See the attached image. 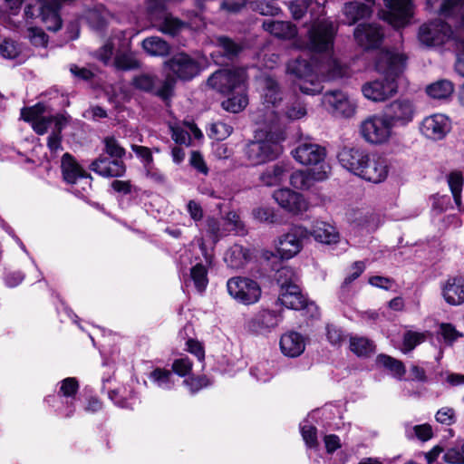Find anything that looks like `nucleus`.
<instances>
[{
	"instance_id": "19",
	"label": "nucleus",
	"mask_w": 464,
	"mask_h": 464,
	"mask_svg": "<svg viewBox=\"0 0 464 464\" xmlns=\"http://www.w3.org/2000/svg\"><path fill=\"white\" fill-rule=\"evenodd\" d=\"M356 43L365 50L380 46L383 34L376 24H360L353 33Z\"/></svg>"
},
{
	"instance_id": "60",
	"label": "nucleus",
	"mask_w": 464,
	"mask_h": 464,
	"mask_svg": "<svg viewBox=\"0 0 464 464\" xmlns=\"http://www.w3.org/2000/svg\"><path fill=\"white\" fill-rule=\"evenodd\" d=\"M44 112V106L41 103H38L34 106L29 108H24L21 111V117L28 122L34 123L35 121L43 117V113Z\"/></svg>"
},
{
	"instance_id": "28",
	"label": "nucleus",
	"mask_w": 464,
	"mask_h": 464,
	"mask_svg": "<svg viewBox=\"0 0 464 464\" xmlns=\"http://www.w3.org/2000/svg\"><path fill=\"white\" fill-rule=\"evenodd\" d=\"M282 353L288 357H297L305 349V342L303 335L296 332L285 334L280 339Z\"/></svg>"
},
{
	"instance_id": "23",
	"label": "nucleus",
	"mask_w": 464,
	"mask_h": 464,
	"mask_svg": "<svg viewBox=\"0 0 464 464\" xmlns=\"http://www.w3.org/2000/svg\"><path fill=\"white\" fill-rule=\"evenodd\" d=\"M330 171L329 165H322L320 170H296L290 176L291 185L297 189H308L315 181L327 179Z\"/></svg>"
},
{
	"instance_id": "20",
	"label": "nucleus",
	"mask_w": 464,
	"mask_h": 464,
	"mask_svg": "<svg viewBox=\"0 0 464 464\" xmlns=\"http://www.w3.org/2000/svg\"><path fill=\"white\" fill-rule=\"evenodd\" d=\"M282 320L281 312L264 309L248 321L247 327L255 334H266L276 328Z\"/></svg>"
},
{
	"instance_id": "63",
	"label": "nucleus",
	"mask_w": 464,
	"mask_h": 464,
	"mask_svg": "<svg viewBox=\"0 0 464 464\" xmlns=\"http://www.w3.org/2000/svg\"><path fill=\"white\" fill-rule=\"evenodd\" d=\"M327 340L334 346H340L344 341V334L343 331L334 324L326 326Z\"/></svg>"
},
{
	"instance_id": "59",
	"label": "nucleus",
	"mask_w": 464,
	"mask_h": 464,
	"mask_svg": "<svg viewBox=\"0 0 464 464\" xmlns=\"http://www.w3.org/2000/svg\"><path fill=\"white\" fill-rule=\"evenodd\" d=\"M78 389L79 383L75 378H65L64 380L62 381L59 394H62L66 398H70L72 401L73 399V396L76 394Z\"/></svg>"
},
{
	"instance_id": "38",
	"label": "nucleus",
	"mask_w": 464,
	"mask_h": 464,
	"mask_svg": "<svg viewBox=\"0 0 464 464\" xmlns=\"http://www.w3.org/2000/svg\"><path fill=\"white\" fill-rule=\"evenodd\" d=\"M59 125L61 127H65L66 125V120L62 115L43 116L32 123L34 130L39 135L46 133L49 130L53 132V130H55Z\"/></svg>"
},
{
	"instance_id": "16",
	"label": "nucleus",
	"mask_w": 464,
	"mask_h": 464,
	"mask_svg": "<svg viewBox=\"0 0 464 464\" xmlns=\"http://www.w3.org/2000/svg\"><path fill=\"white\" fill-rule=\"evenodd\" d=\"M61 169L63 179L70 184L82 183V189L91 188L92 177L79 165L70 153L62 157Z\"/></svg>"
},
{
	"instance_id": "6",
	"label": "nucleus",
	"mask_w": 464,
	"mask_h": 464,
	"mask_svg": "<svg viewBox=\"0 0 464 464\" xmlns=\"http://www.w3.org/2000/svg\"><path fill=\"white\" fill-rule=\"evenodd\" d=\"M246 72L244 69H223L215 72L208 79V85L225 95L234 93L238 88L246 86Z\"/></svg>"
},
{
	"instance_id": "53",
	"label": "nucleus",
	"mask_w": 464,
	"mask_h": 464,
	"mask_svg": "<svg viewBox=\"0 0 464 464\" xmlns=\"http://www.w3.org/2000/svg\"><path fill=\"white\" fill-rule=\"evenodd\" d=\"M252 9L261 15L277 16L282 13V9L272 3L266 1H256L252 4Z\"/></svg>"
},
{
	"instance_id": "58",
	"label": "nucleus",
	"mask_w": 464,
	"mask_h": 464,
	"mask_svg": "<svg viewBox=\"0 0 464 464\" xmlns=\"http://www.w3.org/2000/svg\"><path fill=\"white\" fill-rule=\"evenodd\" d=\"M226 223L229 226V230L236 234L243 235L246 232L244 223L236 211H229L225 218Z\"/></svg>"
},
{
	"instance_id": "3",
	"label": "nucleus",
	"mask_w": 464,
	"mask_h": 464,
	"mask_svg": "<svg viewBox=\"0 0 464 464\" xmlns=\"http://www.w3.org/2000/svg\"><path fill=\"white\" fill-rule=\"evenodd\" d=\"M164 68L169 73L157 90V96L168 100L173 94L176 81H190L198 76L201 65L198 59L187 53L179 52L164 62Z\"/></svg>"
},
{
	"instance_id": "56",
	"label": "nucleus",
	"mask_w": 464,
	"mask_h": 464,
	"mask_svg": "<svg viewBox=\"0 0 464 464\" xmlns=\"http://www.w3.org/2000/svg\"><path fill=\"white\" fill-rule=\"evenodd\" d=\"M104 151L111 157L121 160L125 154V150L120 145L118 140L113 137L104 139Z\"/></svg>"
},
{
	"instance_id": "51",
	"label": "nucleus",
	"mask_w": 464,
	"mask_h": 464,
	"mask_svg": "<svg viewBox=\"0 0 464 464\" xmlns=\"http://www.w3.org/2000/svg\"><path fill=\"white\" fill-rule=\"evenodd\" d=\"M425 340L424 334L408 331L404 334L401 351L407 353Z\"/></svg>"
},
{
	"instance_id": "27",
	"label": "nucleus",
	"mask_w": 464,
	"mask_h": 464,
	"mask_svg": "<svg viewBox=\"0 0 464 464\" xmlns=\"http://www.w3.org/2000/svg\"><path fill=\"white\" fill-rule=\"evenodd\" d=\"M111 18L112 14L103 5L94 6L84 14V19L87 24L92 30L97 33H102Z\"/></svg>"
},
{
	"instance_id": "15",
	"label": "nucleus",
	"mask_w": 464,
	"mask_h": 464,
	"mask_svg": "<svg viewBox=\"0 0 464 464\" xmlns=\"http://www.w3.org/2000/svg\"><path fill=\"white\" fill-rule=\"evenodd\" d=\"M390 164L386 157L369 153L359 178L374 184L383 182L389 174Z\"/></svg>"
},
{
	"instance_id": "25",
	"label": "nucleus",
	"mask_w": 464,
	"mask_h": 464,
	"mask_svg": "<svg viewBox=\"0 0 464 464\" xmlns=\"http://www.w3.org/2000/svg\"><path fill=\"white\" fill-rule=\"evenodd\" d=\"M273 198L281 208L294 214L305 210L307 207L304 197L289 188L276 190Z\"/></svg>"
},
{
	"instance_id": "7",
	"label": "nucleus",
	"mask_w": 464,
	"mask_h": 464,
	"mask_svg": "<svg viewBox=\"0 0 464 464\" xmlns=\"http://www.w3.org/2000/svg\"><path fill=\"white\" fill-rule=\"evenodd\" d=\"M322 104L329 113L339 118H352L357 111L356 101L340 90L326 92L322 97Z\"/></svg>"
},
{
	"instance_id": "5",
	"label": "nucleus",
	"mask_w": 464,
	"mask_h": 464,
	"mask_svg": "<svg viewBox=\"0 0 464 464\" xmlns=\"http://www.w3.org/2000/svg\"><path fill=\"white\" fill-rule=\"evenodd\" d=\"M392 125L384 115H372L360 124V133L365 141L381 145L392 137Z\"/></svg>"
},
{
	"instance_id": "40",
	"label": "nucleus",
	"mask_w": 464,
	"mask_h": 464,
	"mask_svg": "<svg viewBox=\"0 0 464 464\" xmlns=\"http://www.w3.org/2000/svg\"><path fill=\"white\" fill-rule=\"evenodd\" d=\"M454 92V85L448 80H439L426 88L427 94L437 100H445Z\"/></svg>"
},
{
	"instance_id": "17",
	"label": "nucleus",
	"mask_w": 464,
	"mask_h": 464,
	"mask_svg": "<svg viewBox=\"0 0 464 464\" xmlns=\"http://www.w3.org/2000/svg\"><path fill=\"white\" fill-rule=\"evenodd\" d=\"M389 9L386 20L394 27L404 26L412 15V0H384Z\"/></svg>"
},
{
	"instance_id": "37",
	"label": "nucleus",
	"mask_w": 464,
	"mask_h": 464,
	"mask_svg": "<svg viewBox=\"0 0 464 464\" xmlns=\"http://www.w3.org/2000/svg\"><path fill=\"white\" fill-rule=\"evenodd\" d=\"M262 97L264 103L275 106L282 100V93L277 82L272 77H265L262 81Z\"/></svg>"
},
{
	"instance_id": "1",
	"label": "nucleus",
	"mask_w": 464,
	"mask_h": 464,
	"mask_svg": "<svg viewBox=\"0 0 464 464\" xmlns=\"http://www.w3.org/2000/svg\"><path fill=\"white\" fill-rule=\"evenodd\" d=\"M288 7L295 20L301 19L306 13L310 14L308 47L314 52L325 53L324 59L316 65V71L326 81L347 76V67L330 54L337 29L332 21L321 18L325 14L324 6L316 0H294L289 3Z\"/></svg>"
},
{
	"instance_id": "52",
	"label": "nucleus",
	"mask_w": 464,
	"mask_h": 464,
	"mask_svg": "<svg viewBox=\"0 0 464 464\" xmlns=\"http://www.w3.org/2000/svg\"><path fill=\"white\" fill-rule=\"evenodd\" d=\"M300 430L305 444L310 448L316 447L318 444L317 429L314 425L310 424L308 420H304L300 424Z\"/></svg>"
},
{
	"instance_id": "45",
	"label": "nucleus",
	"mask_w": 464,
	"mask_h": 464,
	"mask_svg": "<svg viewBox=\"0 0 464 464\" xmlns=\"http://www.w3.org/2000/svg\"><path fill=\"white\" fill-rule=\"evenodd\" d=\"M294 85L297 87L301 92L308 95L320 93L323 90V85L316 79L314 73L312 74V77L295 81Z\"/></svg>"
},
{
	"instance_id": "55",
	"label": "nucleus",
	"mask_w": 464,
	"mask_h": 464,
	"mask_svg": "<svg viewBox=\"0 0 464 464\" xmlns=\"http://www.w3.org/2000/svg\"><path fill=\"white\" fill-rule=\"evenodd\" d=\"M233 131V128L223 121H217L211 124L209 136L217 140L227 139Z\"/></svg>"
},
{
	"instance_id": "2",
	"label": "nucleus",
	"mask_w": 464,
	"mask_h": 464,
	"mask_svg": "<svg viewBox=\"0 0 464 464\" xmlns=\"http://www.w3.org/2000/svg\"><path fill=\"white\" fill-rule=\"evenodd\" d=\"M406 65V56L392 51H382L376 61V69L384 75L382 80H374L362 87L363 96L375 102H384L398 92L397 79Z\"/></svg>"
},
{
	"instance_id": "57",
	"label": "nucleus",
	"mask_w": 464,
	"mask_h": 464,
	"mask_svg": "<svg viewBox=\"0 0 464 464\" xmlns=\"http://www.w3.org/2000/svg\"><path fill=\"white\" fill-rule=\"evenodd\" d=\"M251 374L259 382H268L272 377L271 367L267 362H259L250 370Z\"/></svg>"
},
{
	"instance_id": "62",
	"label": "nucleus",
	"mask_w": 464,
	"mask_h": 464,
	"mask_svg": "<svg viewBox=\"0 0 464 464\" xmlns=\"http://www.w3.org/2000/svg\"><path fill=\"white\" fill-rule=\"evenodd\" d=\"M435 418L441 424L452 425L456 421L455 410L450 407H443L437 411Z\"/></svg>"
},
{
	"instance_id": "49",
	"label": "nucleus",
	"mask_w": 464,
	"mask_h": 464,
	"mask_svg": "<svg viewBox=\"0 0 464 464\" xmlns=\"http://www.w3.org/2000/svg\"><path fill=\"white\" fill-rule=\"evenodd\" d=\"M156 76L150 74H140L132 80L135 88L148 92H154L157 95L156 92L160 87L156 88Z\"/></svg>"
},
{
	"instance_id": "50",
	"label": "nucleus",
	"mask_w": 464,
	"mask_h": 464,
	"mask_svg": "<svg viewBox=\"0 0 464 464\" xmlns=\"http://www.w3.org/2000/svg\"><path fill=\"white\" fill-rule=\"evenodd\" d=\"M298 276L295 270L290 266H284L276 273V282L280 285V289L286 288L292 284H297Z\"/></svg>"
},
{
	"instance_id": "44",
	"label": "nucleus",
	"mask_w": 464,
	"mask_h": 464,
	"mask_svg": "<svg viewBox=\"0 0 464 464\" xmlns=\"http://www.w3.org/2000/svg\"><path fill=\"white\" fill-rule=\"evenodd\" d=\"M190 277L198 292L203 293L208 285V270L202 264H197L191 267Z\"/></svg>"
},
{
	"instance_id": "41",
	"label": "nucleus",
	"mask_w": 464,
	"mask_h": 464,
	"mask_svg": "<svg viewBox=\"0 0 464 464\" xmlns=\"http://www.w3.org/2000/svg\"><path fill=\"white\" fill-rule=\"evenodd\" d=\"M247 254L246 249L238 245L230 247L225 254L224 260L231 268H240L246 261Z\"/></svg>"
},
{
	"instance_id": "54",
	"label": "nucleus",
	"mask_w": 464,
	"mask_h": 464,
	"mask_svg": "<svg viewBox=\"0 0 464 464\" xmlns=\"http://www.w3.org/2000/svg\"><path fill=\"white\" fill-rule=\"evenodd\" d=\"M114 64L121 70H132L139 67V62L130 53H118L114 59Z\"/></svg>"
},
{
	"instance_id": "21",
	"label": "nucleus",
	"mask_w": 464,
	"mask_h": 464,
	"mask_svg": "<svg viewBox=\"0 0 464 464\" xmlns=\"http://www.w3.org/2000/svg\"><path fill=\"white\" fill-rule=\"evenodd\" d=\"M369 153L359 148L345 147L339 151L338 160L344 169L359 177Z\"/></svg>"
},
{
	"instance_id": "34",
	"label": "nucleus",
	"mask_w": 464,
	"mask_h": 464,
	"mask_svg": "<svg viewBox=\"0 0 464 464\" xmlns=\"http://www.w3.org/2000/svg\"><path fill=\"white\" fill-rule=\"evenodd\" d=\"M309 232L310 236H313L317 242L323 244L330 245L336 243L339 238V234L335 227L324 221L315 222L313 230Z\"/></svg>"
},
{
	"instance_id": "13",
	"label": "nucleus",
	"mask_w": 464,
	"mask_h": 464,
	"mask_svg": "<svg viewBox=\"0 0 464 464\" xmlns=\"http://www.w3.org/2000/svg\"><path fill=\"white\" fill-rule=\"evenodd\" d=\"M452 35L450 26L438 19L420 27L418 39L426 47L438 46L444 44Z\"/></svg>"
},
{
	"instance_id": "30",
	"label": "nucleus",
	"mask_w": 464,
	"mask_h": 464,
	"mask_svg": "<svg viewBox=\"0 0 464 464\" xmlns=\"http://www.w3.org/2000/svg\"><path fill=\"white\" fill-rule=\"evenodd\" d=\"M217 48L218 49L211 53L216 63H223V61H219L221 57L232 61L242 51L241 44L226 36L218 38Z\"/></svg>"
},
{
	"instance_id": "14",
	"label": "nucleus",
	"mask_w": 464,
	"mask_h": 464,
	"mask_svg": "<svg viewBox=\"0 0 464 464\" xmlns=\"http://www.w3.org/2000/svg\"><path fill=\"white\" fill-rule=\"evenodd\" d=\"M293 158L302 165L315 166L320 170L325 163V148L314 142L301 141L291 152Z\"/></svg>"
},
{
	"instance_id": "47",
	"label": "nucleus",
	"mask_w": 464,
	"mask_h": 464,
	"mask_svg": "<svg viewBox=\"0 0 464 464\" xmlns=\"http://www.w3.org/2000/svg\"><path fill=\"white\" fill-rule=\"evenodd\" d=\"M185 25L186 24L179 19L175 18L170 14H165L162 22L159 25V29L163 34L174 36L178 34Z\"/></svg>"
},
{
	"instance_id": "39",
	"label": "nucleus",
	"mask_w": 464,
	"mask_h": 464,
	"mask_svg": "<svg viewBox=\"0 0 464 464\" xmlns=\"http://www.w3.org/2000/svg\"><path fill=\"white\" fill-rule=\"evenodd\" d=\"M142 47L151 56H166L170 52L169 44L158 36L144 39Z\"/></svg>"
},
{
	"instance_id": "26",
	"label": "nucleus",
	"mask_w": 464,
	"mask_h": 464,
	"mask_svg": "<svg viewBox=\"0 0 464 464\" xmlns=\"http://www.w3.org/2000/svg\"><path fill=\"white\" fill-rule=\"evenodd\" d=\"M442 296L450 305H459L464 302V279L449 278L441 286Z\"/></svg>"
},
{
	"instance_id": "11",
	"label": "nucleus",
	"mask_w": 464,
	"mask_h": 464,
	"mask_svg": "<svg viewBox=\"0 0 464 464\" xmlns=\"http://www.w3.org/2000/svg\"><path fill=\"white\" fill-rule=\"evenodd\" d=\"M60 5L57 0H42L39 7L28 5L25 6L24 14L27 18H34L39 14L43 23L49 31L56 32L62 27L60 16Z\"/></svg>"
},
{
	"instance_id": "61",
	"label": "nucleus",
	"mask_w": 464,
	"mask_h": 464,
	"mask_svg": "<svg viewBox=\"0 0 464 464\" xmlns=\"http://www.w3.org/2000/svg\"><path fill=\"white\" fill-rule=\"evenodd\" d=\"M64 127H61L59 125L55 130H53V132L48 137L47 146L51 152L57 153L58 151L63 150L62 146V130Z\"/></svg>"
},
{
	"instance_id": "12",
	"label": "nucleus",
	"mask_w": 464,
	"mask_h": 464,
	"mask_svg": "<svg viewBox=\"0 0 464 464\" xmlns=\"http://www.w3.org/2000/svg\"><path fill=\"white\" fill-rule=\"evenodd\" d=\"M416 111V105L412 100L399 98L387 105L384 116L393 127H403L413 121Z\"/></svg>"
},
{
	"instance_id": "8",
	"label": "nucleus",
	"mask_w": 464,
	"mask_h": 464,
	"mask_svg": "<svg viewBox=\"0 0 464 464\" xmlns=\"http://www.w3.org/2000/svg\"><path fill=\"white\" fill-rule=\"evenodd\" d=\"M227 288L235 300L246 305L257 303L262 295L259 284L248 277H232L228 279Z\"/></svg>"
},
{
	"instance_id": "10",
	"label": "nucleus",
	"mask_w": 464,
	"mask_h": 464,
	"mask_svg": "<svg viewBox=\"0 0 464 464\" xmlns=\"http://www.w3.org/2000/svg\"><path fill=\"white\" fill-rule=\"evenodd\" d=\"M310 237V232L302 226L292 227L287 233L278 237L276 250L284 259L296 256L303 248L304 240Z\"/></svg>"
},
{
	"instance_id": "36",
	"label": "nucleus",
	"mask_w": 464,
	"mask_h": 464,
	"mask_svg": "<svg viewBox=\"0 0 464 464\" xmlns=\"http://www.w3.org/2000/svg\"><path fill=\"white\" fill-rule=\"evenodd\" d=\"M287 72L294 77L293 82L295 83V81L312 77L314 67L307 59L296 58L288 62Z\"/></svg>"
},
{
	"instance_id": "33",
	"label": "nucleus",
	"mask_w": 464,
	"mask_h": 464,
	"mask_svg": "<svg viewBox=\"0 0 464 464\" xmlns=\"http://www.w3.org/2000/svg\"><path fill=\"white\" fill-rule=\"evenodd\" d=\"M373 4L374 0L371 3L367 2V4L360 2L346 3L343 6V12L347 19V23L351 25L361 19L369 17L372 12L371 5Z\"/></svg>"
},
{
	"instance_id": "35",
	"label": "nucleus",
	"mask_w": 464,
	"mask_h": 464,
	"mask_svg": "<svg viewBox=\"0 0 464 464\" xmlns=\"http://www.w3.org/2000/svg\"><path fill=\"white\" fill-rule=\"evenodd\" d=\"M227 96V99L221 103L222 108L227 111L237 113L243 111L248 104L246 86L237 89L234 91V93Z\"/></svg>"
},
{
	"instance_id": "29",
	"label": "nucleus",
	"mask_w": 464,
	"mask_h": 464,
	"mask_svg": "<svg viewBox=\"0 0 464 464\" xmlns=\"http://www.w3.org/2000/svg\"><path fill=\"white\" fill-rule=\"evenodd\" d=\"M262 28L270 34L281 39H291L297 34L296 26L287 21L267 19L263 22Z\"/></svg>"
},
{
	"instance_id": "22",
	"label": "nucleus",
	"mask_w": 464,
	"mask_h": 464,
	"mask_svg": "<svg viewBox=\"0 0 464 464\" xmlns=\"http://www.w3.org/2000/svg\"><path fill=\"white\" fill-rule=\"evenodd\" d=\"M369 153L359 148L345 147L339 151L338 160L344 169L359 177Z\"/></svg>"
},
{
	"instance_id": "48",
	"label": "nucleus",
	"mask_w": 464,
	"mask_h": 464,
	"mask_svg": "<svg viewBox=\"0 0 464 464\" xmlns=\"http://www.w3.org/2000/svg\"><path fill=\"white\" fill-rule=\"evenodd\" d=\"M172 373L170 371L157 368L150 373V379L157 384L158 387L163 390H169L173 386L171 381Z\"/></svg>"
},
{
	"instance_id": "18",
	"label": "nucleus",
	"mask_w": 464,
	"mask_h": 464,
	"mask_svg": "<svg viewBox=\"0 0 464 464\" xmlns=\"http://www.w3.org/2000/svg\"><path fill=\"white\" fill-rule=\"evenodd\" d=\"M420 129L421 133L427 138L440 140L450 131V123L447 116L436 113L424 118Z\"/></svg>"
},
{
	"instance_id": "46",
	"label": "nucleus",
	"mask_w": 464,
	"mask_h": 464,
	"mask_svg": "<svg viewBox=\"0 0 464 464\" xmlns=\"http://www.w3.org/2000/svg\"><path fill=\"white\" fill-rule=\"evenodd\" d=\"M448 183L451 190L454 201L461 210V191L463 187V176L460 172H451L448 177Z\"/></svg>"
},
{
	"instance_id": "31",
	"label": "nucleus",
	"mask_w": 464,
	"mask_h": 464,
	"mask_svg": "<svg viewBox=\"0 0 464 464\" xmlns=\"http://www.w3.org/2000/svg\"><path fill=\"white\" fill-rule=\"evenodd\" d=\"M306 297L302 294V291L297 284H292L288 287L280 289L278 301L289 309H301Z\"/></svg>"
},
{
	"instance_id": "43",
	"label": "nucleus",
	"mask_w": 464,
	"mask_h": 464,
	"mask_svg": "<svg viewBox=\"0 0 464 464\" xmlns=\"http://www.w3.org/2000/svg\"><path fill=\"white\" fill-rule=\"evenodd\" d=\"M376 362L378 365L388 369L393 376L399 379H401L405 374L406 371L403 363L393 357L386 354H379L377 356Z\"/></svg>"
},
{
	"instance_id": "9",
	"label": "nucleus",
	"mask_w": 464,
	"mask_h": 464,
	"mask_svg": "<svg viewBox=\"0 0 464 464\" xmlns=\"http://www.w3.org/2000/svg\"><path fill=\"white\" fill-rule=\"evenodd\" d=\"M440 13L446 18L454 19L461 27H464V0H442ZM457 50L455 70L464 77V38L457 40Z\"/></svg>"
},
{
	"instance_id": "64",
	"label": "nucleus",
	"mask_w": 464,
	"mask_h": 464,
	"mask_svg": "<svg viewBox=\"0 0 464 464\" xmlns=\"http://www.w3.org/2000/svg\"><path fill=\"white\" fill-rule=\"evenodd\" d=\"M443 459L446 462L450 464H463L464 452L462 450V446L459 449L457 447L448 449Z\"/></svg>"
},
{
	"instance_id": "24",
	"label": "nucleus",
	"mask_w": 464,
	"mask_h": 464,
	"mask_svg": "<svg viewBox=\"0 0 464 464\" xmlns=\"http://www.w3.org/2000/svg\"><path fill=\"white\" fill-rule=\"evenodd\" d=\"M90 169L95 173L106 177H122L126 171L125 164L121 160L100 156L90 165Z\"/></svg>"
},
{
	"instance_id": "32",
	"label": "nucleus",
	"mask_w": 464,
	"mask_h": 464,
	"mask_svg": "<svg viewBox=\"0 0 464 464\" xmlns=\"http://www.w3.org/2000/svg\"><path fill=\"white\" fill-rule=\"evenodd\" d=\"M289 172L287 164L278 162L269 168H266L259 176L260 182L267 187L277 186L281 184Z\"/></svg>"
},
{
	"instance_id": "42",
	"label": "nucleus",
	"mask_w": 464,
	"mask_h": 464,
	"mask_svg": "<svg viewBox=\"0 0 464 464\" xmlns=\"http://www.w3.org/2000/svg\"><path fill=\"white\" fill-rule=\"evenodd\" d=\"M350 350L360 357H367L374 352V344L365 337L354 336L350 339Z\"/></svg>"
},
{
	"instance_id": "4",
	"label": "nucleus",
	"mask_w": 464,
	"mask_h": 464,
	"mask_svg": "<svg viewBox=\"0 0 464 464\" xmlns=\"http://www.w3.org/2000/svg\"><path fill=\"white\" fill-rule=\"evenodd\" d=\"M283 132H268L264 140L247 143L244 149L246 160L251 166H258L276 160L283 153Z\"/></svg>"
}]
</instances>
